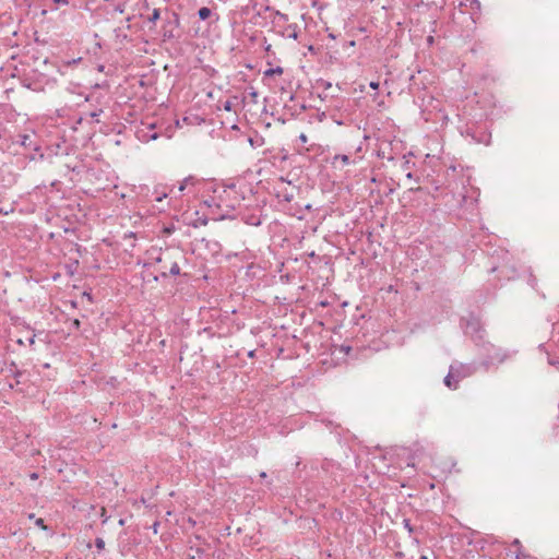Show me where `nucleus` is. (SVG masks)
I'll return each mask as SVG.
<instances>
[{
	"instance_id": "nucleus-1",
	"label": "nucleus",
	"mask_w": 559,
	"mask_h": 559,
	"mask_svg": "<svg viewBox=\"0 0 559 559\" xmlns=\"http://www.w3.org/2000/svg\"><path fill=\"white\" fill-rule=\"evenodd\" d=\"M159 264L158 271L163 276L166 275H177L180 272V267L177 262L173 261L170 253L168 251L163 252L156 260Z\"/></svg>"
},
{
	"instance_id": "nucleus-2",
	"label": "nucleus",
	"mask_w": 559,
	"mask_h": 559,
	"mask_svg": "<svg viewBox=\"0 0 559 559\" xmlns=\"http://www.w3.org/2000/svg\"><path fill=\"white\" fill-rule=\"evenodd\" d=\"M265 11H271L272 12V23L275 25V26H280L281 24H285L288 22V15L285 14V13H282L281 11L278 10H273L271 7L266 5Z\"/></svg>"
},
{
	"instance_id": "nucleus-3",
	"label": "nucleus",
	"mask_w": 559,
	"mask_h": 559,
	"mask_svg": "<svg viewBox=\"0 0 559 559\" xmlns=\"http://www.w3.org/2000/svg\"><path fill=\"white\" fill-rule=\"evenodd\" d=\"M214 192H219V194L217 197L218 202L216 203L217 206H222V205H225L227 207L233 206L231 204L225 203V201L223 199V194L229 195L230 193H234L235 192L234 187L219 188V189L214 190Z\"/></svg>"
},
{
	"instance_id": "nucleus-4",
	"label": "nucleus",
	"mask_w": 559,
	"mask_h": 559,
	"mask_svg": "<svg viewBox=\"0 0 559 559\" xmlns=\"http://www.w3.org/2000/svg\"><path fill=\"white\" fill-rule=\"evenodd\" d=\"M281 35L287 38L297 39L298 38V25L297 24H288L285 26L283 31H281Z\"/></svg>"
},
{
	"instance_id": "nucleus-5",
	"label": "nucleus",
	"mask_w": 559,
	"mask_h": 559,
	"mask_svg": "<svg viewBox=\"0 0 559 559\" xmlns=\"http://www.w3.org/2000/svg\"><path fill=\"white\" fill-rule=\"evenodd\" d=\"M197 182L198 181L192 176H189L180 182L178 191L182 192L187 187L194 186Z\"/></svg>"
},
{
	"instance_id": "nucleus-6",
	"label": "nucleus",
	"mask_w": 559,
	"mask_h": 559,
	"mask_svg": "<svg viewBox=\"0 0 559 559\" xmlns=\"http://www.w3.org/2000/svg\"><path fill=\"white\" fill-rule=\"evenodd\" d=\"M212 15V10L207 7H202L198 11V16L200 20L205 21Z\"/></svg>"
},
{
	"instance_id": "nucleus-7",
	"label": "nucleus",
	"mask_w": 559,
	"mask_h": 559,
	"mask_svg": "<svg viewBox=\"0 0 559 559\" xmlns=\"http://www.w3.org/2000/svg\"><path fill=\"white\" fill-rule=\"evenodd\" d=\"M283 74V68L276 67V68H270L263 72L264 78H271L274 75H282Z\"/></svg>"
},
{
	"instance_id": "nucleus-8",
	"label": "nucleus",
	"mask_w": 559,
	"mask_h": 559,
	"mask_svg": "<svg viewBox=\"0 0 559 559\" xmlns=\"http://www.w3.org/2000/svg\"><path fill=\"white\" fill-rule=\"evenodd\" d=\"M338 160L342 163L343 166L349 164V157L347 155H336L334 157L333 164L335 165Z\"/></svg>"
},
{
	"instance_id": "nucleus-9",
	"label": "nucleus",
	"mask_w": 559,
	"mask_h": 559,
	"mask_svg": "<svg viewBox=\"0 0 559 559\" xmlns=\"http://www.w3.org/2000/svg\"><path fill=\"white\" fill-rule=\"evenodd\" d=\"M158 19H159V10L158 9H154L152 14L148 16V21L154 23Z\"/></svg>"
},
{
	"instance_id": "nucleus-10",
	"label": "nucleus",
	"mask_w": 559,
	"mask_h": 559,
	"mask_svg": "<svg viewBox=\"0 0 559 559\" xmlns=\"http://www.w3.org/2000/svg\"><path fill=\"white\" fill-rule=\"evenodd\" d=\"M35 524L43 530H47V526L44 524V520L41 518L36 519Z\"/></svg>"
},
{
	"instance_id": "nucleus-11",
	"label": "nucleus",
	"mask_w": 559,
	"mask_h": 559,
	"mask_svg": "<svg viewBox=\"0 0 559 559\" xmlns=\"http://www.w3.org/2000/svg\"><path fill=\"white\" fill-rule=\"evenodd\" d=\"M96 547L98 549H103L105 547V542L102 538L96 539Z\"/></svg>"
},
{
	"instance_id": "nucleus-12",
	"label": "nucleus",
	"mask_w": 559,
	"mask_h": 559,
	"mask_svg": "<svg viewBox=\"0 0 559 559\" xmlns=\"http://www.w3.org/2000/svg\"><path fill=\"white\" fill-rule=\"evenodd\" d=\"M444 383H445V385H447V386H449V388H454V389L456 388V386H452L451 376H450V374L445 377V379H444Z\"/></svg>"
},
{
	"instance_id": "nucleus-13",
	"label": "nucleus",
	"mask_w": 559,
	"mask_h": 559,
	"mask_svg": "<svg viewBox=\"0 0 559 559\" xmlns=\"http://www.w3.org/2000/svg\"><path fill=\"white\" fill-rule=\"evenodd\" d=\"M53 2L59 5H68L69 4L68 0H53Z\"/></svg>"
},
{
	"instance_id": "nucleus-14",
	"label": "nucleus",
	"mask_w": 559,
	"mask_h": 559,
	"mask_svg": "<svg viewBox=\"0 0 559 559\" xmlns=\"http://www.w3.org/2000/svg\"><path fill=\"white\" fill-rule=\"evenodd\" d=\"M85 100H86V102H93V100H96L97 103H99V102H100V99H99V98L94 99V98H93V94L87 95V96H86V98H85Z\"/></svg>"
},
{
	"instance_id": "nucleus-15",
	"label": "nucleus",
	"mask_w": 559,
	"mask_h": 559,
	"mask_svg": "<svg viewBox=\"0 0 559 559\" xmlns=\"http://www.w3.org/2000/svg\"><path fill=\"white\" fill-rule=\"evenodd\" d=\"M95 88H97V90H105V88H107V85L106 84H96Z\"/></svg>"
},
{
	"instance_id": "nucleus-16",
	"label": "nucleus",
	"mask_w": 559,
	"mask_h": 559,
	"mask_svg": "<svg viewBox=\"0 0 559 559\" xmlns=\"http://www.w3.org/2000/svg\"><path fill=\"white\" fill-rule=\"evenodd\" d=\"M299 139L302 143H306L308 141L307 135L304 133L299 135Z\"/></svg>"
},
{
	"instance_id": "nucleus-17",
	"label": "nucleus",
	"mask_w": 559,
	"mask_h": 559,
	"mask_svg": "<svg viewBox=\"0 0 559 559\" xmlns=\"http://www.w3.org/2000/svg\"><path fill=\"white\" fill-rule=\"evenodd\" d=\"M27 140H29V136L28 135H23V141H22V145H27Z\"/></svg>"
},
{
	"instance_id": "nucleus-18",
	"label": "nucleus",
	"mask_w": 559,
	"mask_h": 559,
	"mask_svg": "<svg viewBox=\"0 0 559 559\" xmlns=\"http://www.w3.org/2000/svg\"><path fill=\"white\" fill-rule=\"evenodd\" d=\"M105 68H106V67H105L104 64H98V66H97V71H98V72H105Z\"/></svg>"
},
{
	"instance_id": "nucleus-19",
	"label": "nucleus",
	"mask_w": 559,
	"mask_h": 559,
	"mask_svg": "<svg viewBox=\"0 0 559 559\" xmlns=\"http://www.w3.org/2000/svg\"><path fill=\"white\" fill-rule=\"evenodd\" d=\"M370 86H371L373 90H377V88H378V86H379V83H377V82H371V83H370Z\"/></svg>"
},
{
	"instance_id": "nucleus-20",
	"label": "nucleus",
	"mask_w": 559,
	"mask_h": 559,
	"mask_svg": "<svg viewBox=\"0 0 559 559\" xmlns=\"http://www.w3.org/2000/svg\"><path fill=\"white\" fill-rule=\"evenodd\" d=\"M272 46L265 43L264 49L266 52L271 51Z\"/></svg>"
},
{
	"instance_id": "nucleus-21",
	"label": "nucleus",
	"mask_w": 559,
	"mask_h": 559,
	"mask_svg": "<svg viewBox=\"0 0 559 559\" xmlns=\"http://www.w3.org/2000/svg\"><path fill=\"white\" fill-rule=\"evenodd\" d=\"M79 61H81V58H79V59H73L72 61H69L68 63H69V64H75V63H78Z\"/></svg>"
},
{
	"instance_id": "nucleus-22",
	"label": "nucleus",
	"mask_w": 559,
	"mask_h": 559,
	"mask_svg": "<svg viewBox=\"0 0 559 559\" xmlns=\"http://www.w3.org/2000/svg\"><path fill=\"white\" fill-rule=\"evenodd\" d=\"M31 479L36 480L38 478V475L36 473L31 474Z\"/></svg>"
},
{
	"instance_id": "nucleus-23",
	"label": "nucleus",
	"mask_w": 559,
	"mask_h": 559,
	"mask_svg": "<svg viewBox=\"0 0 559 559\" xmlns=\"http://www.w3.org/2000/svg\"><path fill=\"white\" fill-rule=\"evenodd\" d=\"M34 343H35V340H34V336H32V337L29 338V344L32 345V344H34Z\"/></svg>"
},
{
	"instance_id": "nucleus-24",
	"label": "nucleus",
	"mask_w": 559,
	"mask_h": 559,
	"mask_svg": "<svg viewBox=\"0 0 559 559\" xmlns=\"http://www.w3.org/2000/svg\"><path fill=\"white\" fill-rule=\"evenodd\" d=\"M74 325L79 326L80 325V321L79 320H74Z\"/></svg>"
},
{
	"instance_id": "nucleus-25",
	"label": "nucleus",
	"mask_w": 559,
	"mask_h": 559,
	"mask_svg": "<svg viewBox=\"0 0 559 559\" xmlns=\"http://www.w3.org/2000/svg\"><path fill=\"white\" fill-rule=\"evenodd\" d=\"M224 105L229 106V105H230V102H229V100H226Z\"/></svg>"
},
{
	"instance_id": "nucleus-26",
	"label": "nucleus",
	"mask_w": 559,
	"mask_h": 559,
	"mask_svg": "<svg viewBox=\"0 0 559 559\" xmlns=\"http://www.w3.org/2000/svg\"><path fill=\"white\" fill-rule=\"evenodd\" d=\"M516 559H522L521 554H516Z\"/></svg>"
},
{
	"instance_id": "nucleus-27",
	"label": "nucleus",
	"mask_w": 559,
	"mask_h": 559,
	"mask_svg": "<svg viewBox=\"0 0 559 559\" xmlns=\"http://www.w3.org/2000/svg\"><path fill=\"white\" fill-rule=\"evenodd\" d=\"M420 559H428V557L427 556H421Z\"/></svg>"
}]
</instances>
